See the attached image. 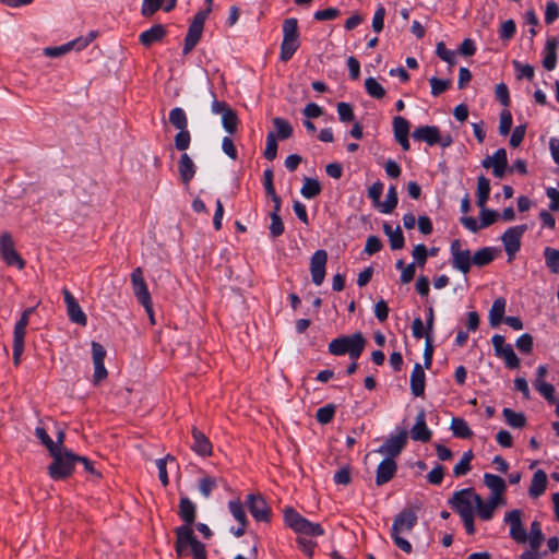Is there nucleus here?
<instances>
[{"label":"nucleus","mask_w":559,"mask_h":559,"mask_svg":"<svg viewBox=\"0 0 559 559\" xmlns=\"http://www.w3.org/2000/svg\"><path fill=\"white\" fill-rule=\"evenodd\" d=\"M417 524V515L414 510L405 509L400 512L392 524L391 528V537L397 548H400L405 554H411L413 551V547L411 543L404 538V535H407L412 532V530Z\"/></svg>","instance_id":"f257e3e1"},{"label":"nucleus","mask_w":559,"mask_h":559,"mask_svg":"<svg viewBox=\"0 0 559 559\" xmlns=\"http://www.w3.org/2000/svg\"><path fill=\"white\" fill-rule=\"evenodd\" d=\"M176 533V552L178 557L191 554L194 559H206L205 546L197 539L192 527L179 526Z\"/></svg>","instance_id":"f03ea898"},{"label":"nucleus","mask_w":559,"mask_h":559,"mask_svg":"<svg viewBox=\"0 0 559 559\" xmlns=\"http://www.w3.org/2000/svg\"><path fill=\"white\" fill-rule=\"evenodd\" d=\"M366 340L360 332L334 338L329 344V352L334 356L348 354L352 360H357L364 352Z\"/></svg>","instance_id":"7ed1b4c3"},{"label":"nucleus","mask_w":559,"mask_h":559,"mask_svg":"<svg viewBox=\"0 0 559 559\" xmlns=\"http://www.w3.org/2000/svg\"><path fill=\"white\" fill-rule=\"evenodd\" d=\"M49 454L52 457V462L48 466V475L55 480L70 477L74 471L79 455L69 449L61 451L52 450Z\"/></svg>","instance_id":"20e7f679"},{"label":"nucleus","mask_w":559,"mask_h":559,"mask_svg":"<svg viewBox=\"0 0 559 559\" xmlns=\"http://www.w3.org/2000/svg\"><path fill=\"white\" fill-rule=\"evenodd\" d=\"M284 521L295 533L306 536H321L324 530L319 523H312L296 512L293 508L284 510Z\"/></svg>","instance_id":"39448f33"},{"label":"nucleus","mask_w":559,"mask_h":559,"mask_svg":"<svg viewBox=\"0 0 559 559\" xmlns=\"http://www.w3.org/2000/svg\"><path fill=\"white\" fill-rule=\"evenodd\" d=\"M297 19L290 17L283 22V40L281 44L280 59L288 61L299 47Z\"/></svg>","instance_id":"423d86ee"},{"label":"nucleus","mask_w":559,"mask_h":559,"mask_svg":"<svg viewBox=\"0 0 559 559\" xmlns=\"http://www.w3.org/2000/svg\"><path fill=\"white\" fill-rule=\"evenodd\" d=\"M449 502L460 516L471 515L474 514L475 503L480 502V496L473 488H465L455 491Z\"/></svg>","instance_id":"0eeeda50"},{"label":"nucleus","mask_w":559,"mask_h":559,"mask_svg":"<svg viewBox=\"0 0 559 559\" xmlns=\"http://www.w3.org/2000/svg\"><path fill=\"white\" fill-rule=\"evenodd\" d=\"M210 13H211V9L206 8L202 11H199L194 15L191 24L189 25L188 33L185 38V45H183V49H182L183 55H188L189 52H191L194 49V47L197 46V44L199 43V40L202 36L204 23H205L207 16L210 15Z\"/></svg>","instance_id":"6e6552de"},{"label":"nucleus","mask_w":559,"mask_h":559,"mask_svg":"<svg viewBox=\"0 0 559 559\" xmlns=\"http://www.w3.org/2000/svg\"><path fill=\"white\" fill-rule=\"evenodd\" d=\"M0 255L10 266H16L19 270L25 266V261L16 251L14 240L9 233L0 236Z\"/></svg>","instance_id":"1a4fd4ad"},{"label":"nucleus","mask_w":559,"mask_h":559,"mask_svg":"<svg viewBox=\"0 0 559 559\" xmlns=\"http://www.w3.org/2000/svg\"><path fill=\"white\" fill-rule=\"evenodd\" d=\"M495 355L504 360L506 366L515 369L520 366V359L513 350L512 345L507 344L504 336L495 334L491 338Z\"/></svg>","instance_id":"9d476101"},{"label":"nucleus","mask_w":559,"mask_h":559,"mask_svg":"<svg viewBox=\"0 0 559 559\" xmlns=\"http://www.w3.org/2000/svg\"><path fill=\"white\" fill-rule=\"evenodd\" d=\"M527 226L526 225H518L508 228L502 237V243L504 246V250L509 257V261H512L515 253L520 250L521 247V238L526 231Z\"/></svg>","instance_id":"9b49d317"},{"label":"nucleus","mask_w":559,"mask_h":559,"mask_svg":"<svg viewBox=\"0 0 559 559\" xmlns=\"http://www.w3.org/2000/svg\"><path fill=\"white\" fill-rule=\"evenodd\" d=\"M452 255V267L466 274L469 272L473 264V255L469 250H462L460 240H453L450 247Z\"/></svg>","instance_id":"f8f14e48"},{"label":"nucleus","mask_w":559,"mask_h":559,"mask_svg":"<svg viewBox=\"0 0 559 559\" xmlns=\"http://www.w3.org/2000/svg\"><path fill=\"white\" fill-rule=\"evenodd\" d=\"M522 511L519 509L511 510L504 515V522L510 526V536L520 544L527 542V533L522 523Z\"/></svg>","instance_id":"ddd939ff"},{"label":"nucleus","mask_w":559,"mask_h":559,"mask_svg":"<svg viewBox=\"0 0 559 559\" xmlns=\"http://www.w3.org/2000/svg\"><path fill=\"white\" fill-rule=\"evenodd\" d=\"M131 282L133 286V292L139 302L145 308V310L151 311V295L147 289V285L143 277V272L141 267H136L133 270L131 274Z\"/></svg>","instance_id":"4468645a"},{"label":"nucleus","mask_w":559,"mask_h":559,"mask_svg":"<svg viewBox=\"0 0 559 559\" xmlns=\"http://www.w3.org/2000/svg\"><path fill=\"white\" fill-rule=\"evenodd\" d=\"M247 506L254 520L259 522L270 521L271 509L262 496L254 493L248 495Z\"/></svg>","instance_id":"2eb2a0df"},{"label":"nucleus","mask_w":559,"mask_h":559,"mask_svg":"<svg viewBox=\"0 0 559 559\" xmlns=\"http://www.w3.org/2000/svg\"><path fill=\"white\" fill-rule=\"evenodd\" d=\"M106 349L104 346L97 342H92V358L94 364L93 383L95 385H97L108 376L107 369L104 365Z\"/></svg>","instance_id":"dca6fc26"},{"label":"nucleus","mask_w":559,"mask_h":559,"mask_svg":"<svg viewBox=\"0 0 559 559\" xmlns=\"http://www.w3.org/2000/svg\"><path fill=\"white\" fill-rule=\"evenodd\" d=\"M328 253L325 250H317L310 259V274L314 285L320 286L325 278Z\"/></svg>","instance_id":"f3484780"},{"label":"nucleus","mask_w":559,"mask_h":559,"mask_svg":"<svg viewBox=\"0 0 559 559\" xmlns=\"http://www.w3.org/2000/svg\"><path fill=\"white\" fill-rule=\"evenodd\" d=\"M407 440V432L405 430L400 431L396 436L389 438L378 450L380 454H384L388 457L394 460L402 450L404 449Z\"/></svg>","instance_id":"a211bd4d"},{"label":"nucleus","mask_w":559,"mask_h":559,"mask_svg":"<svg viewBox=\"0 0 559 559\" xmlns=\"http://www.w3.org/2000/svg\"><path fill=\"white\" fill-rule=\"evenodd\" d=\"M64 302L67 306V312L70 318V320L73 323H76L79 325L85 326L87 323V318L85 313L83 312L82 308L78 304L74 296L70 293L69 289L64 288L62 290Z\"/></svg>","instance_id":"6ab92c4d"},{"label":"nucleus","mask_w":559,"mask_h":559,"mask_svg":"<svg viewBox=\"0 0 559 559\" xmlns=\"http://www.w3.org/2000/svg\"><path fill=\"white\" fill-rule=\"evenodd\" d=\"M411 438L421 442H428L431 438V431L426 425V414L424 409H420L416 416L415 425L411 429Z\"/></svg>","instance_id":"aec40b11"},{"label":"nucleus","mask_w":559,"mask_h":559,"mask_svg":"<svg viewBox=\"0 0 559 559\" xmlns=\"http://www.w3.org/2000/svg\"><path fill=\"white\" fill-rule=\"evenodd\" d=\"M396 471V462L391 457L384 459L377 467L376 484L378 486L386 484L394 477Z\"/></svg>","instance_id":"412c9836"},{"label":"nucleus","mask_w":559,"mask_h":559,"mask_svg":"<svg viewBox=\"0 0 559 559\" xmlns=\"http://www.w3.org/2000/svg\"><path fill=\"white\" fill-rule=\"evenodd\" d=\"M484 483L491 491L490 498L504 503L502 495L507 489V485L503 478L493 474L486 473L484 475Z\"/></svg>","instance_id":"4be33fe9"},{"label":"nucleus","mask_w":559,"mask_h":559,"mask_svg":"<svg viewBox=\"0 0 559 559\" xmlns=\"http://www.w3.org/2000/svg\"><path fill=\"white\" fill-rule=\"evenodd\" d=\"M413 138L419 142H426L432 146L439 141V128L436 126H423L418 127L413 132Z\"/></svg>","instance_id":"5701e85b"},{"label":"nucleus","mask_w":559,"mask_h":559,"mask_svg":"<svg viewBox=\"0 0 559 559\" xmlns=\"http://www.w3.org/2000/svg\"><path fill=\"white\" fill-rule=\"evenodd\" d=\"M426 376L420 364H415L411 374V391L416 397L423 396L425 393Z\"/></svg>","instance_id":"b1692460"},{"label":"nucleus","mask_w":559,"mask_h":559,"mask_svg":"<svg viewBox=\"0 0 559 559\" xmlns=\"http://www.w3.org/2000/svg\"><path fill=\"white\" fill-rule=\"evenodd\" d=\"M166 34L167 32L165 26L162 24H156L150 29L141 33L139 40L143 46L150 47L155 43L162 41Z\"/></svg>","instance_id":"393cba45"},{"label":"nucleus","mask_w":559,"mask_h":559,"mask_svg":"<svg viewBox=\"0 0 559 559\" xmlns=\"http://www.w3.org/2000/svg\"><path fill=\"white\" fill-rule=\"evenodd\" d=\"M193 444L191 449L199 455L207 456L212 454V444L203 432L195 427L192 429Z\"/></svg>","instance_id":"a878e982"},{"label":"nucleus","mask_w":559,"mask_h":559,"mask_svg":"<svg viewBox=\"0 0 559 559\" xmlns=\"http://www.w3.org/2000/svg\"><path fill=\"white\" fill-rule=\"evenodd\" d=\"M547 474L545 471L537 469L532 477L528 495L532 498L540 497L547 488Z\"/></svg>","instance_id":"bb28decb"},{"label":"nucleus","mask_w":559,"mask_h":559,"mask_svg":"<svg viewBox=\"0 0 559 559\" xmlns=\"http://www.w3.org/2000/svg\"><path fill=\"white\" fill-rule=\"evenodd\" d=\"M195 504L187 497H181L179 501V516L185 522L183 526H189L193 524L195 520Z\"/></svg>","instance_id":"cd10ccee"},{"label":"nucleus","mask_w":559,"mask_h":559,"mask_svg":"<svg viewBox=\"0 0 559 559\" xmlns=\"http://www.w3.org/2000/svg\"><path fill=\"white\" fill-rule=\"evenodd\" d=\"M33 309H25L20 318V320L15 323L13 331V345H22L24 346V337L26 334V326L28 324V318L32 313Z\"/></svg>","instance_id":"c85d7f7f"},{"label":"nucleus","mask_w":559,"mask_h":559,"mask_svg":"<svg viewBox=\"0 0 559 559\" xmlns=\"http://www.w3.org/2000/svg\"><path fill=\"white\" fill-rule=\"evenodd\" d=\"M506 299L502 297L497 298L493 301L488 316L491 328H497L501 323L506 311Z\"/></svg>","instance_id":"c756f323"},{"label":"nucleus","mask_w":559,"mask_h":559,"mask_svg":"<svg viewBox=\"0 0 559 559\" xmlns=\"http://www.w3.org/2000/svg\"><path fill=\"white\" fill-rule=\"evenodd\" d=\"M178 170L183 183H189L195 174V166L193 160L187 153H183L178 164Z\"/></svg>","instance_id":"7c9ffc66"},{"label":"nucleus","mask_w":559,"mask_h":559,"mask_svg":"<svg viewBox=\"0 0 559 559\" xmlns=\"http://www.w3.org/2000/svg\"><path fill=\"white\" fill-rule=\"evenodd\" d=\"M492 159V173L495 177L502 178L506 173V168L508 165L507 151L504 148H499L491 156Z\"/></svg>","instance_id":"2f4dec72"},{"label":"nucleus","mask_w":559,"mask_h":559,"mask_svg":"<svg viewBox=\"0 0 559 559\" xmlns=\"http://www.w3.org/2000/svg\"><path fill=\"white\" fill-rule=\"evenodd\" d=\"M502 503L503 502L495 500L492 498H489V500L487 502H485L480 498V502H476L475 503V508L477 510V513H478L479 518L485 520V521H488V520H490L493 516L495 509L499 504H502Z\"/></svg>","instance_id":"473e14b6"},{"label":"nucleus","mask_w":559,"mask_h":559,"mask_svg":"<svg viewBox=\"0 0 559 559\" xmlns=\"http://www.w3.org/2000/svg\"><path fill=\"white\" fill-rule=\"evenodd\" d=\"M383 231L389 238L392 250H400L404 247V236L399 226L393 229L389 224H384Z\"/></svg>","instance_id":"72a5a7b5"},{"label":"nucleus","mask_w":559,"mask_h":559,"mask_svg":"<svg viewBox=\"0 0 559 559\" xmlns=\"http://www.w3.org/2000/svg\"><path fill=\"white\" fill-rule=\"evenodd\" d=\"M545 537L542 532V526L538 521H533L530 528V535H527V540L530 543L531 549L537 551L543 544Z\"/></svg>","instance_id":"f704fd0d"},{"label":"nucleus","mask_w":559,"mask_h":559,"mask_svg":"<svg viewBox=\"0 0 559 559\" xmlns=\"http://www.w3.org/2000/svg\"><path fill=\"white\" fill-rule=\"evenodd\" d=\"M272 123L276 130V140H286L293 135V127L286 119L275 117L272 119Z\"/></svg>","instance_id":"c9c22d12"},{"label":"nucleus","mask_w":559,"mask_h":559,"mask_svg":"<svg viewBox=\"0 0 559 559\" xmlns=\"http://www.w3.org/2000/svg\"><path fill=\"white\" fill-rule=\"evenodd\" d=\"M477 205L479 207H484L486 202L489 199L490 194V181L484 176L478 177L477 179Z\"/></svg>","instance_id":"e433bc0d"},{"label":"nucleus","mask_w":559,"mask_h":559,"mask_svg":"<svg viewBox=\"0 0 559 559\" xmlns=\"http://www.w3.org/2000/svg\"><path fill=\"white\" fill-rule=\"evenodd\" d=\"M496 255V249L491 247H485L476 251L473 255V264L477 266H485L489 264Z\"/></svg>","instance_id":"4c0bfd02"},{"label":"nucleus","mask_w":559,"mask_h":559,"mask_svg":"<svg viewBox=\"0 0 559 559\" xmlns=\"http://www.w3.org/2000/svg\"><path fill=\"white\" fill-rule=\"evenodd\" d=\"M450 428L453 435L457 438L467 439L473 435L468 424L460 417L452 418Z\"/></svg>","instance_id":"58836bf2"},{"label":"nucleus","mask_w":559,"mask_h":559,"mask_svg":"<svg viewBox=\"0 0 559 559\" xmlns=\"http://www.w3.org/2000/svg\"><path fill=\"white\" fill-rule=\"evenodd\" d=\"M169 122L178 130L188 129L187 115L180 107H176L170 110Z\"/></svg>","instance_id":"ea45409f"},{"label":"nucleus","mask_w":559,"mask_h":559,"mask_svg":"<svg viewBox=\"0 0 559 559\" xmlns=\"http://www.w3.org/2000/svg\"><path fill=\"white\" fill-rule=\"evenodd\" d=\"M502 414L507 424L513 428H522L526 424V418L522 413H516L511 408H504Z\"/></svg>","instance_id":"a19ab883"},{"label":"nucleus","mask_w":559,"mask_h":559,"mask_svg":"<svg viewBox=\"0 0 559 559\" xmlns=\"http://www.w3.org/2000/svg\"><path fill=\"white\" fill-rule=\"evenodd\" d=\"M301 194L307 199H312L320 194L321 186L317 179L313 178H305L302 188L300 190Z\"/></svg>","instance_id":"79ce46f5"},{"label":"nucleus","mask_w":559,"mask_h":559,"mask_svg":"<svg viewBox=\"0 0 559 559\" xmlns=\"http://www.w3.org/2000/svg\"><path fill=\"white\" fill-rule=\"evenodd\" d=\"M473 452H465L461 460L453 467V474L455 477L466 475L471 471V461L473 460Z\"/></svg>","instance_id":"37998d69"},{"label":"nucleus","mask_w":559,"mask_h":559,"mask_svg":"<svg viewBox=\"0 0 559 559\" xmlns=\"http://www.w3.org/2000/svg\"><path fill=\"white\" fill-rule=\"evenodd\" d=\"M365 87L369 96L373 98L381 99L385 95V90L374 78H367Z\"/></svg>","instance_id":"c03bdc74"},{"label":"nucleus","mask_w":559,"mask_h":559,"mask_svg":"<svg viewBox=\"0 0 559 559\" xmlns=\"http://www.w3.org/2000/svg\"><path fill=\"white\" fill-rule=\"evenodd\" d=\"M396 205H397L396 188L394 186H391L388 189L385 201L380 204V210L382 213L389 214L396 207Z\"/></svg>","instance_id":"a18cd8bd"},{"label":"nucleus","mask_w":559,"mask_h":559,"mask_svg":"<svg viewBox=\"0 0 559 559\" xmlns=\"http://www.w3.org/2000/svg\"><path fill=\"white\" fill-rule=\"evenodd\" d=\"M557 62L556 55V43L555 40H549L546 47V55L543 60V66L546 70L551 71L555 69Z\"/></svg>","instance_id":"49530a36"},{"label":"nucleus","mask_w":559,"mask_h":559,"mask_svg":"<svg viewBox=\"0 0 559 559\" xmlns=\"http://www.w3.org/2000/svg\"><path fill=\"white\" fill-rule=\"evenodd\" d=\"M223 128L229 133L234 134L238 126V117L233 109L226 110L222 116Z\"/></svg>","instance_id":"de8ad7c7"},{"label":"nucleus","mask_w":559,"mask_h":559,"mask_svg":"<svg viewBox=\"0 0 559 559\" xmlns=\"http://www.w3.org/2000/svg\"><path fill=\"white\" fill-rule=\"evenodd\" d=\"M393 132H394L395 139L408 136L409 122L401 116L394 117L393 118Z\"/></svg>","instance_id":"09e8293b"},{"label":"nucleus","mask_w":559,"mask_h":559,"mask_svg":"<svg viewBox=\"0 0 559 559\" xmlns=\"http://www.w3.org/2000/svg\"><path fill=\"white\" fill-rule=\"evenodd\" d=\"M72 49H75V41L73 40L58 47H47L44 49V53L50 58H58L71 51Z\"/></svg>","instance_id":"8fccbe9b"},{"label":"nucleus","mask_w":559,"mask_h":559,"mask_svg":"<svg viewBox=\"0 0 559 559\" xmlns=\"http://www.w3.org/2000/svg\"><path fill=\"white\" fill-rule=\"evenodd\" d=\"M168 461L175 462V457L170 454H167L165 457L158 459L156 461V466L158 469V477L164 487L168 486V484H169L167 468H166Z\"/></svg>","instance_id":"3c124183"},{"label":"nucleus","mask_w":559,"mask_h":559,"mask_svg":"<svg viewBox=\"0 0 559 559\" xmlns=\"http://www.w3.org/2000/svg\"><path fill=\"white\" fill-rule=\"evenodd\" d=\"M544 257L547 266L554 272L557 273L559 270V250L547 247L544 250Z\"/></svg>","instance_id":"603ef678"},{"label":"nucleus","mask_w":559,"mask_h":559,"mask_svg":"<svg viewBox=\"0 0 559 559\" xmlns=\"http://www.w3.org/2000/svg\"><path fill=\"white\" fill-rule=\"evenodd\" d=\"M228 509L234 519L238 523H247V515L245 512V508L239 500H231L228 502Z\"/></svg>","instance_id":"864d4df0"},{"label":"nucleus","mask_w":559,"mask_h":559,"mask_svg":"<svg viewBox=\"0 0 559 559\" xmlns=\"http://www.w3.org/2000/svg\"><path fill=\"white\" fill-rule=\"evenodd\" d=\"M277 155V140L274 132H269L266 135V145L264 150V157L267 160H273Z\"/></svg>","instance_id":"5fc2aeb1"},{"label":"nucleus","mask_w":559,"mask_h":559,"mask_svg":"<svg viewBox=\"0 0 559 559\" xmlns=\"http://www.w3.org/2000/svg\"><path fill=\"white\" fill-rule=\"evenodd\" d=\"M334 415H335V406L332 404H329L323 407H320L317 411L316 418L320 424L326 425L333 419Z\"/></svg>","instance_id":"6e6d98bb"},{"label":"nucleus","mask_w":559,"mask_h":559,"mask_svg":"<svg viewBox=\"0 0 559 559\" xmlns=\"http://www.w3.org/2000/svg\"><path fill=\"white\" fill-rule=\"evenodd\" d=\"M338 118L342 122H349L354 120L353 106L348 103L341 102L336 106Z\"/></svg>","instance_id":"4d7b16f0"},{"label":"nucleus","mask_w":559,"mask_h":559,"mask_svg":"<svg viewBox=\"0 0 559 559\" xmlns=\"http://www.w3.org/2000/svg\"><path fill=\"white\" fill-rule=\"evenodd\" d=\"M216 486V480L210 476H204L199 481V490L204 498H209Z\"/></svg>","instance_id":"13d9d810"},{"label":"nucleus","mask_w":559,"mask_h":559,"mask_svg":"<svg viewBox=\"0 0 559 559\" xmlns=\"http://www.w3.org/2000/svg\"><path fill=\"white\" fill-rule=\"evenodd\" d=\"M164 0H143L141 13L145 17H151L163 7Z\"/></svg>","instance_id":"bf43d9fd"},{"label":"nucleus","mask_w":559,"mask_h":559,"mask_svg":"<svg viewBox=\"0 0 559 559\" xmlns=\"http://www.w3.org/2000/svg\"><path fill=\"white\" fill-rule=\"evenodd\" d=\"M191 141L190 132L188 129L178 130L175 136V146L179 151H185L189 147Z\"/></svg>","instance_id":"052dcab7"},{"label":"nucleus","mask_w":559,"mask_h":559,"mask_svg":"<svg viewBox=\"0 0 559 559\" xmlns=\"http://www.w3.org/2000/svg\"><path fill=\"white\" fill-rule=\"evenodd\" d=\"M271 224H270V234L272 237H278L284 233V224L280 216V214L271 213L270 214Z\"/></svg>","instance_id":"680f3d73"},{"label":"nucleus","mask_w":559,"mask_h":559,"mask_svg":"<svg viewBox=\"0 0 559 559\" xmlns=\"http://www.w3.org/2000/svg\"><path fill=\"white\" fill-rule=\"evenodd\" d=\"M429 82L431 85L432 96H439L440 94L445 92L451 84L450 80H441L435 76L431 78Z\"/></svg>","instance_id":"e2e57ef3"},{"label":"nucleus","mask_w":559,"mask_h":559,"mask_svg":"<svg viewBox=\"0 0 559 559\" xmlns=\"http://www.w3.org/2000/svg\"><path fill=\"white\" fill-rule=\"evenodd\" d=\"M412 255L415 260V262L420 266L424 267L426 264L427 258H428V251L425 245L419 243L416 245L413 248Z\"/></svg>","instance_id":"0e129e2a"},{"label":"nucleus","mask_w":559,"mask_h":559,"mask_svg":"<svg viewBox=\"0 0 559 559\" xmlns=\"http://www.w3.org/2000/svg\"><path fill=\"white\" fill-rule=\"evenodd\" d=\"M512 128V115L509 110H503L500 115L499 133L501 135L509 134Z\"/></svg>","instance_id":"69168bd1"},{"label":"nucleus","mask_w":559,"mask_h":559,"mask_svg":"<svg viewBox=\"0 0 559 559\" xmlns=\"http://www.w3.org/2000/svg\"><path fill=\"white\" fill-rule=\"evenodd\" d=\"M498 214L496 211L488 210L485 206L480 207V227L485 228L496 222Z\"/></svg>","instance_id":"338daca9"},{"label":"nucleus","mask_w":559,"mask_h":559,"mask_svg":"<svg viewBox=\"0 0 559 559\" xmlns=\"http://www.w3.org/2000/svg\"><path fill=\"white\" fill-rule=\"evenodd\" d=\"M382 249V241L377 236H369L365 245V253L371 255Z\"/></svg>","instance_id":"774afa93"}]
</instances>
